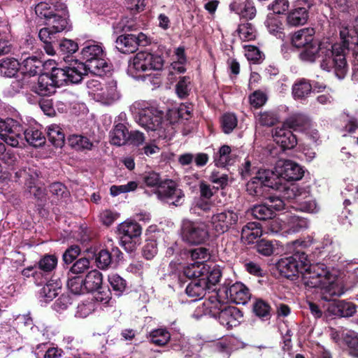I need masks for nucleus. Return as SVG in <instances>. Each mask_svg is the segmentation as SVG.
<instances>
[{"label":"nucleus","mask_w":358,"mask_h":358,"mask_svg":"<svg viewBox=\"0 0 358 358\" xmlns=\"http://www.w3.org/2000/svg\"><path fill=\"white\" fill-rule=\"evenodd\" d=\"M290 193L293 194V199H296L299 204L301 210L308 213H317L318 211L317 203L310 196H306L307 199L305 201L301 200L302 193L299 192L296 186L292 185L287 189L288 198H292Z\"/></svg>","instance_id":"obj_20"},{"label":"nucleus","mask_w":358,"mask_h":358,"mask_svg":"<svg viewBox=\"0 0 358 358\" xmlns=\"http://www.w3.org/2000/svg\"><path fill=\"white\" fill-rule=\"evenodd\" d=\"M108 280L113 290L116 292V295L121 296L127 287L126 280L116 273L109 275Z\"/></svg>","instance_id":"obj_45"},{"label":"nucleus","mask_w":358,"mask_h":358,"mask_svg":"<svg viewBox=\"0 0 358 358\" xmlns=\"http://www.w3.org/2000/svg\"><path fill=\"white\" fill-rule=\"evenodd\" d=\"M23 133V127L16 120L10 118L3 120L0 118V136L8 145L17 147Z\"/></svg>","instance_id":"obj_10"},{"label":"nucleus","mask_w":358,"mask_h":358,"mask_svg":"<svg viewBox=\"0 0 358 358\" xmlns=\"http://www.w3.org/2000/svg\"><path fill=\"white\" fill-rule=\"evenodd\" d=\"M143 181L148 187H156V194L159 199L176 206H180L185 200L183 192L178 188L173 180L162 182L159 173L155 171L146 172L143 174Z\"/></svg>","instance_id":"obj_4"},{"label":"nucleus","mask_w":358,"mask_h":358,"mask_svg":"<svg viewBox=\"0 0 358 358\" xmlns=\"http://www.w3.org/2000/svg\"><path fill=\"white\" fill-rule=\"evenodd\" d=\"M272 176H273V173L269 171H259L257 176L247 183L248 192L252 196H264L265 191L267 189L275 187Z\"/></svg>","instance_id":"obj_9"},{"label":"nucleus","mask_w":358,"mask_h":358,"mask_svg":"<svg viewBox=\"0 0 358 358\" xmlns=\"http://www.w3.org/2000/svg\"><path fill=\"white\" fill-rule=\"evenodd\" d=\"M287 223L290 229L294 232L299 231L308 227L307 220L296 215L290 216L287 220Z\"/></svg>","instance_id":"obj_60"},{"label":"nucleus","mask_w":358,"mask_h":358,"mask_svg":"<svg viewBox=\"0 0 358 358\" xmlns=\"http://www.w3.org/2000/svg\"><path fill=\"white\" fill-rule=\"evenodd\" d=\"M81 55L83 59L85 60V63H87L92 59L104 56V52L100 45L91 43L83 48Z\"/></svg>","instance_id":"obj_39"},{"label":"nucleus","mask_w":358,"mask_h":358,"mask_svg":"<svg viewBox=\"0 0 358 358\" xmlns=\"http://www.w3.org/2000/svg\"><path fill=\"white\" fill-rule=\"evenodd\" d=\"M83 282L80 278L74 277L68 280L67 286L73 294H80L85 291Z\"/></svg>","instance_id":"obj_61"},{"label":"nucleus","mask_w":358,"mask_h":358,"mask_svg":"<svg viewBox=\"0 0 358 358\" xmlns=\"http://www.w3.org/2000/svg\"><path fill=\"white\" fill-rule=\"evenodd\" d=\"M190 78L182 77L176 85V93L180 98H185L188 96L190 91Z\"/></svg>","instance_id":"obj_54"},{"label":"nucleus","mask_w":358,"mask_h":358,"mask_svg":"<svg viewBox=\"0 0 358 358\" xmlns=\"http://www.w3.org/2000/svg\"><path fill=\"white\" fill-rule=\"evenodd\" d=\"M299 54L301 60L307 62H314L320 59V67L328 72L334 71L338 79H343L348 71L346 60V48L340 43L331 45L328 42L313 43L303 48Z\"/></svg>","instance_id":"obj_1"},{"label":"nucleus","mask_w":358,"mask_h":358,"mask_svg":"<svg viewBox=\"0 0 358 358\" xmlns=\"http://www.w3.org/2000/svg\"><path fill=\"white\" fill-rule=\"evenodd\" d=\"M215 162L217 166L222 167L231 164L230 147L226 145H222L215 157Z\"/></svg>","instance_id":"obj_44"},{"label":"nucleus","mask_w":358,"mask_h":358,"mask_svg":"<svg viewBox=\"0 0 358 358\" xmlns=\"http://www.w3.org/2000/svg\"><path fill=\"white\" fill-rule=\"evenodd\" d=\"M180 236L183 241L190 245L204 243L208 238V231L205 223L184 220L182 222Z\"/></svg>","instance_id":"obj_8"},{"label":"nucleus","mask_w":358,"mask_h":358,"mask_svg":"<svg viewBox=\"0 0 358 358\" xmlns=\"http://www.w3.org/2000/svg\"><path fill=\"white\" fill-rule=\"evenodd\" d=\"M344 341L350 348V354L358 357V334L354 331L348 332L344 336Z\"/></svg>","instance_id":"obj_52"},{"label":"nucleus","mask_w":358,"mask_h":358,"mask_svg":"<svg viewBox=\"0 0 358 358\" xmlns=\"http://www.w3.org/2000/svg\"><path fill=\"white\" fill-rule=\"evenodd\" d=\"M221 275V270L218 266L214 265L211 267L208 265V271L205 272L201 279L206 282V286L210 289L212 285H216L220 281Z\"/></svg>","instance_id":"obj_41"},{"label":"nucleus","mask_w":358,"mask_h":358,"mask_svg":"<svg viewBox=\"0 0 358 358\" xmlns=\"http://www.w3.org/2000/svg\"><path fill=\"white\" fill-rule=\"evenodd\" d=\"M138 187V184L135 181H130L126 185H113L110 189L111 195L117 196L121 193H127L135 190Z\"/></svg>","instance_id":"obj_57"},{"label":"nucleus","mask_w":358,"mask_h":358,"mask_svg":"<svg viewBox=\"0 0 358 358\" xmlns=\"http://www.w3.org/2000/svg\"><path fill=\"white\" fill-rule=\"evenodd\" d=\"M57 33L48 26L47 27L42 28L38 33V37L44 43H55L56 40Z\"/></svg>","instance_id":"obj_63"},{"label":"nucleus","mask_w":358,"mask_h":358,"mask_svg":"<svg viewBox=\"0 0 358 358\" xmlns=\"http://www.w3.org/2000/svg\"><path fill=\"white\" fill-rule=\"evenodd\" d=\"M24 138L27 143L34 147L43 145L45 142V138L41 131L34 127H29L24 131Z\"/></svg>","instance_id":"obj_36"},{"label":"nucleus","mask_w":358,"mask_h":358,"mask_svg":"<svg viewBox=\"0 0 358 358\" xmlns=\"http://www.w3.org/2000/svg\"><path fill=\"white\" fill-rule=\"evenodd\" d=\"M61 288L62 282L60 280H51L41 289L39 296L45 302L50 301L59 294Z\"/></svg>","instance_id":"obj_29"},{"label":"nucleus","mask_w":358,"mask_h":358,"mask_svg":"<svg viewBox=\"0 0 358 358\" xmlns=\"http://www.w3.org/2000/svg\"><path fill=\"white\" fill-rule=\"evenodd\" d=\"M47 134L48 140L55 147L61 148L64 144L65 135L59 125L53 124L48 126Z\"/></svg>","instance_id":"obj_35"},{"label":"nucleus","mask_w":358,"mask_h":358,"mask_svg":"<svg viewBox=\"0 0 358 358\" xmlns=\"http://www.w3.org/2000/svg\"><path fill=\"white\" fill-rule=\"evenodd\" d=\"M85 291L92 292L101 288L103 282L102 274L97 270L90 271L83 280Z\"/></svg>","instance_id":"obj_30"},{"label":"nucleus","mask_w":358,"mask_h":358,"mask_svg":"<svg viewBox=\"0 0 358 358\" xmlns=\"http://www.w3.org/2000/svg\"><path fill=\"white\" fill-rule=\"evenodd\" d=\"M256 121L262 126L271 127L278 122V117L273 112L264 111L256 117Z\"/></svg>","instance_id":"obj_51"},{"label":"nucleus","mask_w":358,"mask_h":358,"mask_svg":"<svg viewBox=\"0 0 358 358\" xmlns=\"http://www.w3.org/2000/svg\"><path fill=\"white\" fill-rule=\"evenodd\" d=\"M118 231L122 235V243L128 252L134 250L137 245L136 239L140 237L142 229L136 222L125 221L118 225Z\"/></svg>","instance_id":"obj_11"},{"label":"nucleus","mask_w":358,"mask_h":358,"mask_svg":"<svg viewBox=\"0 0 358 358\" xmlns=\"http://www.w3.org/2000/svg\"><path fill=\"white\" fill-rule=\"evenodd\" d=\"M262 231L258 222H249L245 225L241 231V238L248 244L254 242L255 239L260 237Z\"/></svg>","instance_id":"obj_32"},{"label":"nucleus","mask_w":358,"mask_h":358,"mask_svg":"<svg viewBox=\"0 0 358 358\" xmlns=\"http://www.w3.org/2000/svg\"><path fill=\"white\" fill-rule=\"evenodd\" d=\"M308 18V10L306 8L299 7L293 9L289 13L287 20L288 24L296 27L304 24Z\"/></svg>","instance_id":"obj_34"},{"label":"nucleus","mask_w":358,"mask_h":358,"mask_svg":"<svg viewBox=\"0 0 358 358\" xmlns=\"http://www.w3.org/2000/svg\"><path fill=\"white\" fill-rule=\"evenodd\" d=\"M302 275L306 286L321 289V299L324 301H331V297H339L344 293L336 282L337 276L324 264H310L308 259Z\"/></svg>","instance_id":"obj_2"},{"label":"nucleus","mask_w":358,"mask_h":358,"mask_svg":"<svg viewBox=\"0 0 358 358\" xmlns=\"http://www.w3.org/2000/svg\"><path fill=\"white\" fill-rule=\"evenodd\" d=\"M222 126L224 133L231 132L237 126V119L234 114L227 113L222 116Z\"/></svg>","instance_id":"obj_59"},{"label":"nucleus","mask_w":358,"mask_h":358,"mask_svg":"<svg viewBox=\"0 0 358 358\" xmlns=\"http://www.w3.org/2000/svg\"><path fill=\"white\" fill-rule=\"evenodd\" d=\"M222 292V300L226 303L231 301L237 304H245L250 299L248 289L241 282H236L229 288L220 289L217 293Z\"/></svg>","instance_id":"obj_12"},{"label":"nucleus","mask_w":358,"mask_h":358,"mask_svg":"<svg viewBox=\"0 0 358 358\" xmlns=\"http://www.w3.org/2000/svg\"><path fill=\"white\" fill-rule=\"evenodd\" d=\"M314 34L315 30L313 28L301 29L294 34L292 43L297 48H303L315 41Z\"/></svg>","instance_id":"obj_23"},{"label":"nucleus","mask_w":358,"mask_h":358,"mask_svg":"<svg viewBox=\"0 0 358 358\" xmlns=\"http://www.w3.org/2000/svg\"><path fill=\"white\" fill-rule=\"evenodd\" d=\"M285 124L294 131H306L310 129V122L309 119L303 115L296 114L289 117Z\"/></svg>","instance_id":"obj_31"},{"label":"nucleus","mask_w":358,"mask_h":358,"mask_svg":"<svg viewBox=\"0 0 358 358\" xmlns=\"http://www.w3.org/2000/svg\"><path fill=\"white\" fill-rule=\"evenodd\" d=\"M15 175L17 178H22L25 180L26 184L29 188V192L34 194L35 198L39 200H42L45 198V194L44 189L35 185V180L38 177L36 173L33 175L26 169H23L16 172Z\"/></svg>","instance_id":"obj_22"},{"label":"nucleus","mask_w":358,"mask_h":358,"mask_svg":"<svg viewBox=\"0 0 358 358\" xmlns=\"http://www.w3.org/2000/svg\"><path fill=\"white\" fill-rule=\"evenodd\" d=\"M334 297H331V302L327 310L333 315L341 317H351L356 312V306L350 303L345 301H336Z\"/></svg>","instance_id":"obj_19"},{"label":"nucleus","mask_w":358,"mask_h":358,"mask_svg":"<svg viewBox=\"0 0 358 358\" xmlns=\"http://www.w3.org/2000/svg\"><path fill=\"white\" fill-rule=\"evenodd\" d=\"M238 32L241 40L252 41L256 38V31L250 23L242 24L238 27Z\"/></svg>","instance_id":"obj_50"},{"label":"nucleus","mask_w":358,"mask_h":358,"mask_svg":"<svg viewBox=\"0 0 358 358\" xmlns=\"http://www.w3.org/2000/svg\"><path fill=\"white\" fill-rule=\"evenodd\" d=\"M84 65L86 67L87 73L90 72L97 76H101L108 69V63L104 59V56L92 59L87 63H84Z\"/></svg>","instance_id":"obj_37"},{"label":"nucleus","mask_w":358,"mask_h":358,"mask_svg":"<svg viewBox=\"0 0 358 358\" xmlns=\"http://www.w3.org/2000/svg\"><path fill=\"white\" fill-rule=\"evenodd\" d=\"M311 90V85L308 82L301 80L293 85L292 94L295 99H303L308 96Z\"/></svg>","instance_id":"obj_46"},{"label":"nucleus","mask_w":358,"mask_h":358,"mask_svg":"<svg viewBox=\"0 0 358 358\" xmlns=\"http://www.w3.org/2000/svg\"><path fill=\"white\" fill-rule=\"evenodd\" d=\"M208 288L206 286V282L201 278L192 281L186 287L185 292L189 297L194 298V300L202 299L206 294Z\"/></svg>","instance_id":"obj_26"},{"label":"nucleus","mask_w":358,"mask_h":358,"mask_svg":"<svg viewBox=\"0 0 358 358\" xmlns=\"http://www.w3.org/2000/svg\"><path fill=\"white\" fill-rule=\"evenodd\" d=\"M36 15L41 18H44L45 21L51 16L55 11V4L54 8H52L48 3L45 2L39 3L35 8Z\"/></svg>","instance_id":"obj_55"},{"label":"nucleus","mask_w":358,"mask_h":358,"mask_svg":"<svg viewBox=\"0 0 358 358\" xmlns=\"http://www.w3.org/2000/svg\"><path fill=\"white\" fill-rule=\"evenodd\" d=\"M238 220L237 213L227 210L215 214L211 217V224L214 230L219 234L227 231Z\"/></svg>","instance_id":"obj_13"},{"label":"nucleus","mask_w":358,"mask_h":358,"mask_svg":"<svg viewBox=\"0 0 358 358\" xmlns=\"http://www.w3.org/2000/svg\"><path fill=\"white\" fill-rule=\"evenodd\" d=\"M65 68L69 83H78L82 80L83 76L87 73L83 62L76 61Z\"/></svg>","instance_id":"obj_25"},{"label":"nucleus","mask_w":358,"mask_h":358,"mask_svg":"<svg viewBox=\"0 0 358 358\" xmlns=\"http://www.w3.org/2000/svg\"><path fill=\"white\" fill-rule=\"evenodd\" d=\"M256 249L259 253L269 256L273 254L274 248L271 241L262 239L257 243Z\"/></svg>","instance_id":"obj_62"},{"label":"nucleus","mask_w":358,"mask_h":358,"mask_svg":"<svg viewBox=\"0 0 358 358\" xmlns=\"http://www.w3.org/2000/svg\"><path fill=\"white\" fill-rule=\"evenodd\" d=\"M189 254L191 261L200 264H206V262L210 257L208 250L203 247L190 250Z\"/></svg>","instance_id":"obj_47"},{"label":"nucleus","mask_w":358,"mask_h":358,"mask_svg":"<svg viewBox=\"0 0 358 358\" xmlns=\"http://www.w3.org/2000/svg\"><path fill=\"white\" fill-rule=\"evenodd\" d=\"M251 210L252 215L258 220L272 219L275 216L274 211L267 203L255 206Z\"/></svg>","instance_id":"obj_43"},{"label":"nucleus","mask_w":358,"mask_h":358,"mask_svg":"<svg viewBox=\"0 0 358 358\" xmlns=\"http://www.w3.org/2000/svg\"><path fill=\"white\" fill-rule=\"evenodd\" d=\"M21 61L20 69L24 75L34 76L43 71V62L36 56L26 57L25 54H22Z\"/></svg>","instance_id":"obj_18"},{"label":"nucleus","mask_w":358,"mask_h":358,"mask_svg":"<svg viewBox=\"0 0 358 358\" xmlns=\"http://www.w3.org/2000/svg\"><path fill=\"white\" fill-rule=\"evenodd\" d=\"M340 36L342 45L346 48V54L349 52L352 45L358 46V22L355 21V24H343L340 29Z\"/></svg>","instance_id":"obj_16"},{"label":"nucleus","mask_w":358,"mask_h":358,"mask_svg":"<svg viewBox=\"0 0 358 358\" xmlns=\"http://www.w3.org/2000/svg\"><path fill=\"white\" fill-rule=\"evenodd\" d=\"M20 69V62L14 58H6L0 61V74L12 78Z\"/></svg>","instance_id":"obj_33"},{"label":"nucleus","mask_w":358,"mask_h":358,"mask_svg":"<svg viewBox=\"0 0 358 358\" xmlns=\"http://www.w3.org/2000/svg\"><path fill=\"white\" fill-rule=\"evenodd\" d=\"M151 342L157 345H165L170 340V334L164 329H158L153 330L150 333Z\"/></svg>","instance_id":"obj_48"},{"label":"nucleus","mask_w":358,"mask_h":358,"mask_svg":"<svg viewBox=\"0 0 358 358\" xmlns=\"http://www.w3.org/2000/svg\"><path fill=\"white\" fill-rule=\"evenodd\" d=\"M164 66V60L159 55L148 52H138L130 61L128 66L129 73L133 76L148 70L160 71Z\"/></svg>","instance_id":"obj_7"},{"label":"nucleus","mask_w":358,"mask_h":358,"mask_svg":"<svg viewBox=\"0 0 358 358\" xmlns=\"http://www.w3.org/2000/svg\"><path fill=\"white\" fill-rule=\"evenodd\" d=\"M208 271V264H200L195 262H191L184 268L183 272L187 278H201Z\"/></svg>","instance_id":"obj_40"},{"label":"nucleus","mask_w":358,"mask_h":358,"mask_svg":"<svg viewBox=\"0 0 358 358\" xmlns=\"http://www.w3.org/2000/svg\"><path fill=\"white\" fill-rule=\"evenodd\" d=\"M50 192L58 201L65 200L69 196L67 188L60 182L52 183L50 186Z\"/></svg>","instance_id":"obj_53"},{"label":"nucleus","mask_w":358,"mask_h":358,"mask_svg":"<svg viewBox=\"0 0 358 358\" xmlns=\"http://www.w3.org/2000/svg\"><path fill=\"white\" fill-rule=\"evenodd\" d=\"M266 27L270 34L281 36L283 29L282 23L279 17L274 15H268L266 22Z\"/></svg>","instance_id":"obj_42"},{"label":"nucleus","mask_w":358,"mask_h":358,"mask_svg":"<svg viewBox=\"0 0 358 358\" xmlns=\"http://www.w3.org/2000/svg\"><path fill=\"white\" fill-rule=\"evenodd\" d=\"M129 131L123 124H116L110 132V142L111 144L122 146L128 142Z\"/></svg>","instance_id":"obj_27"},{"label":"nucleus","mask_w":358,"mask_h":358,"mask_svg":"<svg viewBox=\"0 0 358 358\" xmlns=\"http://www.w3.org/2000/svg\"><path fill=\"white\" fill-rule=\"evenodd\" d=\"M90 266V262L89 259L80 258L73 264L70 271L74 274H80L89 269Z\"/></svg>","instance_id":"obj_64"},{"label":"nucleus","mask_w":358,"mask_h":358,"mask_svg":"<svg viewBox=\"0 0 358 358\" xmlns=\"http://www.w3.org/2000/svg\"><path fill=\"white\" fill-rule=\"evenodd\" d=\"M222 298L221 292L215 293L204 303V306L212 317L218 319L221 325L230 329L240 324L243 315L236 307L227 306Z\"/></svg>","instance_id":"obj_3"},{"label":"nucleus","mask_w":358,"mask_h":358,"mask_svg":"<svg viewBox=\"0 0 358 358\" xmlns=\"http://www.w3.org/2000/svg\"><path fill=\"white\" fill-rule=\"evenodd\" d=\"M68 142L71 148L77 150H90L93 147V143L87 137L82 135H71L69 137Z\"/></svg>","instance_id":"obj_38"},{"label":"nucleus","mask_w":358,"mask_h":358,"mask_svg":"<svg viewBox=\"0 0 358 358\" xmlns=\"http://www.w3.org/2000/svg\"><path fill=\"white\" fill-rule=\"evenodd\" d=\"M307 246L305 241H294L289 244V249L292 252L291 256L281 259L278 263V268L285 277L289 278L299 273L303 274L308 262V256L303 250Z\"/></svg>","instance_id":"obj_5"},{"label":"nucleus","mask_w":358,"mask_h":358,"mask_svg":"<svg viewBox=\"0 0 358 358\" xmlns=\"http://www.w3.org/2000/svg\"><path fill=\"white\" fill-rule=\"evenodd\" d=\"M116 47L122 53L134 52L138 49L136 35L120 36L116 40Z\"/></svg>","instance_id":"obj_28"},{"label":"nucleus","mask_w":358,"mask_h":358,"mask_svg":"<svg viewBox=\"0 0 358 358\" xmlns=\"http://www.w3.org/2000/svg\"><path fill=\"white\" fill-rule=\"evenodd\" d=\"M276 172L280 177L288 181L299 180L303 176L301 167L291 160L279 161L276 166Z\"/></svg>","instance_id":"obj_15"},{"label":"nucleus","mask_w":358,"mask_h":358,"mask_svg":"<svg viewBox=\"0 0 358 358\" xmlns=\"http://www.w3.org/2000/svg\"><path fill=\"white\" fill-rule=\"evenodd\" d=\"M55 11L52 16L45 21V24L57 34L67 28L69 12L66 6L59 2L55 3Z\"/></svg>","instance_id":"obj_14"},{"label":"nucleus","mask_w":358,"mask_h":358,"mask_svg":"<svg viewBox=\"0 0 358 358\" xmlns=\"http://www.w3.org/2000/svg\"><path fill=\"white\" fill-rule=\"evenodd\" d=\"M96 262L99 268H107L112 262L111 254L107 250H101L96 257Z\"/></svg>","instance_id":"obj_56"},{"label":"nucleus","mask_w":358,"mask_h":358,"mask_svg":"<svg viewBox=\"0 0 358 358\" xmlns=\"http://www.w3.org/2000/svg\"><path fill=\"white\" fill-rule=\"evenodd\" d=\"M130 109L135 115L136 122L146 130L157 131L161 127L163 112L144 102L134 103Z\"/></svg>","instance_id":"obj_6"},{"label":"nucleus","mask_w":358,"mask_h":358,"mask_svg":"<svg viewBox=\"0 0 358 358\" xmlns=\"http://www.w3.org/2000/svg\"><path fill=\"white\" fill-rule=\"evenodd\" d=\"M118 97L116 85L112 82L108 85H104L101 90L97 92L94 99L103 104L108 105L117 100Z\"/></svg>","instance_id":"obj_24"},{"label":"nucleus","mask_w":358,"mask_h":358,"mask_svg":"<svg viewBox=\"0 0 358 358\" xmlns=\"http://www.w3.org/2000/svg\"><path fill=\"white\" fill-rule=\"evenodd\" d=\"M273 137L284 150L292 149L297 144L296 136L285 126L276 127L273 132Z\"/></svg>","instance_id":"obj_17"},{"label":"nucleus","mask_w":358,"mask_h":358,"mask_svg":"<svg viewBox=\"0 0 358 358\" xmlns=\"http://www.w3.org/2000/svg\"><path fill=\"white\" fill-rule=\"evenodd\" d=\"M32 90L40 96H50L56 91L52 80L48 73L39 76L37 83L33 85Z\"/></svg>","instance_id":"obj_21"},{"label":"nucleus","mask_w":358,"mask_h":358,"mask_svg":"<svg viewBox=\"0 0 358 358\" xmlns=\"http://www.w3.org/2000/svg\"><path fill=\"white\" fill-rule=\"evenodd\" d=\"M50 78L52 80L56 88L69 83L66 68H52Z\"/></svg>","instance_id":"obj_49"},{"label":"nucleus","mask_w":358,"mask_h":358,"mask_svg":"<svg viewBox=\"0 0 358 358\" xmlns=\"http://www.w3.org/2000/svg\"><path fill=\"white\" fill-rule=\"evenodd\" d=\"M57 264V259L54 255H45L38 262L39 268L49 272L53 270Z\"/></svg>","instance_id":"obj_58"}]
</instances>
